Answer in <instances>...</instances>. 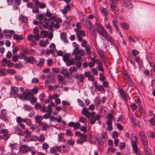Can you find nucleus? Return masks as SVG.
<instances>
[{"label":"nucleus","instance_id":"obj_1","mask_svg":"<svg viewBox=\"0 0 155 155\" xmlns=\"http://www.w3.org/2000/svg\"><path fill=\"white\" fill-rule=\"evenodd\" d=\"M95 27L99 34L100 35V38H101V36L105 38V36H106L108 33L103 26L98 23H96Z\"/></svg>","mask_w":155,"mask_h":155},{"label":"nucleus","instance_id":"obj_2","mask_svg":"<svg viewBox=\"0 0 155 155\" xmlns=\"http://www.w3.org/2000/svg\"><path fill=\"white\" fill-rule=\"evenodd\" d=\"M45 23L42 22L41 21H38L37 20H35L33 21V23L34 25H39V28L41 30L43 29V28L47 29L48 27V22L45 21Z\"/></svg>","mask_w":155,"mask_h":155},{"label":"nucleus","instance_id":"obj_3","mask_svg":"<svg viewBox=\"0 0 155 155\" xmlns=\"http://www.w3.org/2000/svg\"><path fill=\"white\" fill-rule=\"evenodd\" d=\"M9 146L11 148L12 155H16L18 154L20 151L19 147L14 144H10Z\"/></svg>","mask_w":155,"mask_h":155},{"label":"nucleus","instance_id":"obj_4","mask_svg":"<svg viewBox=\"0 0 155 155\" xmlns=\"http://www.w3.org/2000/svg\"><path fill=\"white\" fill-rule=\"evenodd\" d=\"M139 135L141 137L142 143L145 147L148 146V140L147 137L144 133L142 131H139Z\"/></svg>","mask_w":155,"mask_h":155},{"label":"nucleus","instance_id":"obj_5","mask_svg":"<svg viewBox=\"0 0 155 155\" xmlns=\"http://www.w3.org/2000/svg\"><path fill=\"white\" fill-rule=\"evenodd\" d=\"M75 31L76 32L77 38L80 42L82 40L83 38L82 36H84L85 35V32L83 30H79L78 29H75Z\"/></svg>","mask_w":155,"mask_h":155},{"label":"nucleus","instance_id":"obj_6","mask_svg":"<svg viewBox=\"0 0 155 155\" xmlns=\"http://www.w3.org/2000/svg\"><path fill=\"white\" fill-rule=\"evenodd\" d=\"M87 136L85 134H82V135L79 138L77 139L76 141V143L80 145H82L84 142L87 141Z\"/></svg>","mask_w":155,"mask_h":155},{"label":"nucleus","instance_id":"obj_7","mask_svg":"<svg viewBox=\"0 0 155 155\" xmlns=\"http://www.w3.org/2000/svg\"><path fill=\"white\" fill-rule=\"evenodd\" d=\"M36 18L37 20L39 21H41L42 22L44 23L45 21H46L48 22V24H49V19H48L47 18H46L45 17V15L44 13H42L41 14H38L37 15Z\"/></svg>","mask_w":155,"mask_h":155},{"label":"nucleus","instance_id":"obj_8","mask_svg":"<svg viewBox=\"0 0 155 155\" xmlns=\"http://www.w3.org/2000/svg\"><path fill=\"white\" fill-rule=\"evenodd\" d=\"M32 95L30 91L27 89L22 94L20 95V97L21 99H24L26 100H28L29 97L31 96Z\"/></svg>","mask_w":155,"mask_h":155},{"label":"nucleus","instance_id":"obj_9","mask_svg":"<svg viewBox=\"0 0 155 155\" xmlns=\"http://www.w3.org/2000/svg\"><path fill=\"white\" fill-rule=\"evenodd\" d=\"M11 89V90L10 92V94L11 95L13 96L14 97H16L19 96V94L18 93L19 89L18 87L12 86Z\"/></svg>","mask_w":155,"mask_h":155},{"label":"nucleus","instance_id":"obj_10","mask_svg":"<svg viewBox=\"0 0 155 155\" xmlns=\"http://www.w3.org/2000/svg\"><path fill=\"white\" fill-rule=\"evenodd\" d=\"M40 36L39 35H29L28 37L29 40L32 41L34 43H35L36 41L39 39Z\"/></svg>","mask_w":155,"mask_h":155},{"label":"nucleus","instance_id":"obj_11","mask_svg":"<svg viewBox=\"0 0 155 155\" xmlns=\"http://www.w3.org/2000/svg\"><path fill=\"white\" fill-rule=\"evenodd\" d=\"M7 110L6 109L2 110L0 114V117L4 121H6L7 120Z\"/></svg>","mask_w":155,"mask_h":155},{"label":"nucleus","instance_id":"obj_12","mask_svg":"<svg viewBox=\"0 0 155 155\" xmlns=\"http://www.w3.org/2000/svg\"><path fill=\"white\" fill-rule=\"evenodd\" d=\"M85 53V51L83 49L73 50L72 51V54L75 55H79L80 56H83Z\"/></svg>","mask_w":155,"mask_h":155},{"label":"nucleus","instance_id":"obj_13","mask_svg":"<svg viewBox=\"0 0 155 155\" xmlns=\"http://www.w3.org/2000/svg\"><path fill=\"white\" fill-rule=\"evenodd\" d=\"M10 33L11 35H13V38L16 40H21L23 39V37L21 35H19L17 34H15V32L12 30H10Z\"/></svg>","mask_w":155,"mask_h":155},{"label":"nucleus","instance_id":"obj_14","mask_svg":"<svg viewBox=\"0 0 155 155\" xmlns=\"http://www.w3.org/2000/svg\"><path fill=\"white\" fill-rule=\"evenodd\" d=\"M110 8L112 12L116 15L117 14V12L118 11V8L116 5H115L114 2L110 1Z\"/></svg>","mask_w":155,"mask_h":155},{"label":"nucleus","instance_id":"obj_15","mask_svg":"<svg viewBox=\"0 0 155 155\" xmlns=\"http://www.w3.org/2000/svg\"><path fill=\"white\" fill-rule=\"evenodd\" d=\"M83 24L86 28L89 30H91L92 27V24L91 21L88 19L85 20L84 21Z\"/></svg>","mask_w":155,"mask_h":155},{"label":"nucleus","instance_id":"obj_16","mask_svg":"<svg viewBox=\"0 0 155 155\" xmlns=\"http://www.w3.org/2000/svg\"><path fill=\"white\" fill-rule=\"evenodd\" d=\"M74 78L77 79L79 82H83L84 81L85 77L82 74H75Z\"/></svg>","mask_w":155,"mask_h":155},{"label":"nucleus","instance_id":"obj_17","mask_svg":"<svg viewBox=\"0 0 155 155\" xmlns=\"http://www.w3.org/2000/svg\"><path fill=\"white\" fill-rule=\"evenodd\" d=\"M81 113L87 118H89L91 117V113L88 109L86 107H84L82 109Z\"/></svg>","mask_w":155,"mask_h":155},{"label":"nucleus","instance_id":"obj_18","mask_svg":"<svg viewBox=\"0 0 155 155\" xmlns=\"http://www.w3.org/2000/svg\"><path fill=\"white\" fill-rule=\"evenodd\" d=\"M124 78L127 82L128 84V85L130 86H133L134 83L130 78L127 74H125L124 75Z\"/></svg>","mask_w":155,"mask_h":155},{"label":"nucleus","instance_id":"obj_19","mask_svg":"<svg viewBox=\"0 0 155 155\" xmlns=\"http://www.w3.org/2000/svg\"><path fill=\"white\" fill-rule=\"evenodd\" d=\"M36 60L33 57L30 56L29 57H27L25 58V61L26 63H29L31 64H33L34 62Z\"/></svg>","mask_w":155,"mask_h":155},{"label":"nucleus","instance_id":"obj_20","mask_svg":"<svg viewBox=\"0 0 155 155\" xmlns=\"http://www.w3.org/2000/svg\"><path fill=\"white\" fill-rule=\"evenodd\" d=\"M29 147L26 145H22L19 149L20 151L23 153H27L29 150Z\"/></svg>","mask_w":155,"mask_h":155},{"label":"nucleus","instance_id":"obj_21","mask_svg":"<svg viewBox=\"0 0 155 155\" xmlns=\"http://www.w3.org/2000/svg\"><path fill=\"white\" fill-rule=\"evenodd\" d=\"M100 10L101 13H102L104 16H108L109 12L107 9L104 7H101L100 8Z\"/></svg>","mask_w":155,"mask_h":155},{"label":"nucleus","instance_id":"obj_22","mask_svg":"<svg viewBox=\"0 0 155 155\" xmlns=\"http://www.w3.org/2000/svg\"><path fill=\"white\" fill-rule=\"evenodd\" d=\"M71 8L70 6L67 4L66 6L64 7V8L61 10V12L63 14H66L68 11H70Z\"/></svg>","mask_w":155,"mask_h":155},{"label":"nucleus","instance_id":"obj_23","mask_svg":"<svg viewBox=\"0 0 155 155\" xmlns=\"http://www.w3.org/2000/svg\"><path fill=\"white\" fill-rule=\"evenodd\" d=\"M42 127V130L44 131H46L47 128L49 127L48 124L45 122H43L39 124Z\"/></svg>","mask_w":155,"mask_h":155},{"label":"nucleus","instance_id":"obj_24","mask_svg":"<svg viewBox=\"0 0 155 155\" xmlns=\"http://www.w3.org/2000/svg\"><path fill=\"white\" fill-rule=\"evenodd\" d=\"M124 5L128 8L131 9L133 7V5L130 0H126V2L124 3Z\"/></svg>","mask_w":155,"mask_h":155},{"label":"nucleus","instance_id":"obj_25","mask_svg":"<svg viewBox=\"0 0 155 155\" xmlns=\"http://www.w3.org/2000/svg\"><path fill=\"white\" fill-rule=\"evenodd\" d=\"M60 37L61 39L64 43L68 42V41L67 38V34L66 33L64 32L61 33L60 34Z\"/></svg>","mask_w":155,"mask_h":155},{"label":"nucleus","instance_id":"obj_26","mask_svg":"<svg viewBox=\"0 0 155 155\" xmlns=\"http://www.w3.org/2000/svg\"><path fill=\"white\" fill-rule=\"evenodd\" d=\"M35 138H36V140H38L39 142L42 143L44 142L45 139V136L43 134H41L39 137H36Z\"/></svg>","mask_w":155,"mask_h":155},{"label":"nucleus","instance_id":"obj_27","mask_svg":"<svg viewBox=\"0 0 155 155\" xmlns=\"http://www.w3.org/2000/svg\"><path fill=\"white\" fill-rule=\"evenodd\" d=\"M49 43V40L47 39L46 41L41 40L39 42V45L42 47H45Z\"/></svg>","mask_w":155,"mask_h":155},{"label":"nucleus","instance_id":"obj_28","mask_svg":"<svg viewBox=\"0 0 155 155\" xmlns=\"http://www.w3.org/2000/svg\"><path fill=\"white\" fill-rule=\"evenodd\" d=\"M35 119L36 121V123L39 124L42 122H41L42 120V116L38 115L35 117Z\"/></svg>","mask_w":155,"mask_h":155},{"label":"nucleus","instance_id":"obj_29","mask_svg":"<svg viewBox=\"0 0 155 155\" xmlns=\"http://www.w3.org/2000/svg\"><path fill=\"white\" fill-rule=\"evenodd\" d=\"M107 38L111 45L113 44H115L114 38L111 36L109 35L108 33L107 34V35H106V36H105V38Z\"/></svg>","mask_w":155,"mask_h":155},{"label":"nucleus","instance_id":"obj_30","mask_svg":"<svg viewBox=\"0 0 155 155\" xmlns=\"http://www.w3.org/2000/svg\"><path fill=\"white\" fill-rule=\"evenodd\" d=\"M119 93L121 97L125 101L127 100V98L124 91L122 89H120L119 90Z\"/></svg>","mask_w":155,"mask_h":155},{"label":"nucleus","instance_id":"obj_31","mask_svg":"<svg viewBox=\"0 0 155 155\" xmlns=\"http://www.w3.org/2000/svg\"><path fill=\"white\" fill-rule=\"evenodd\" d=\"M20 21L22 22H26L28 21V19L27 17L22 15H20L19 18Z\"/></svg>","mask_w":155,"mask_h":155},{"label":"nucleus","instance_id":"obj_32","mask_svg":"<svg viewBox=\"0 0 155 155\" xmlns=\"http://www.w3.org/2000/svg\"><path fill=\"white\" fill-rule=\"evenodd\" d=\"M4 33H5V34L4 35V37L6 38H9L10 39L12 37V35L10 33V34H9V33H10V31L8 30H5L4 31Z\"/></svg>","mask_w":155,"mask_h":155},{"label":"nucleus","instance_id":"obj_33","mask_svg":"<svg viewBox=\"0 0 155 155\" xmlns=\"http://www.w3.org/2000/svg\"><path fill=\"white\" fill-rule=\"evenodd\" d=\"M40 34L42 38H46L49 35V32L45 30L42 31L40 32Z\"/></svg>","mask_w":155,"mask_h":155},{"label":"nucleus","instance_id":"obj_34","mask_svg":"<svg viewBox=\"0 0 155 155\" xmlns=\"http://www.w3.org/2000/svg\"><path fill=\"white\" fill-rule=\"evenodd\" d=\"M29 100H31V104H34L36 102L37 98L33 96L32 95H31V96L29 98Z\"/></svg>","mask_w":155,"mask_h":155},{"label":"nucleus","instance_id":"obj_35","mask_svg":"<svg viewBox=\"0 0 155 155\" xmlns=\"http://www.w3.org/2000/svg\"><path fill=\"white\" fill-rule=\"evenodd\" d=\"M61 147H62V151L63 153L67 152L70 150V148L69 147L66 146L64 145H62Z\"/></svg>","mask_w":155,"mask_h":155},{"label":"nucleus","instance_id":"obj_36","mask_svg":"<svg viewBox=\"0 0 155 155\" xmlns=\"http://www.w3.org/2000/svg\"><path fill=\"white\" fill-rule=\"evenodd\" d=\"M95 88L98 91H101L104 90V89L102 85H97L96 84H95Z\"/></svg>","mask_w":155,"mask_h":155},{"label":"nucleus","instance_id":"obj_37","mask_svg":"<svg viewBox=\"0 0 155 155\" xmlns=\"http://www.w3.org/2000/svg\"><path fill=\"white\" fill-rule=\"evenodd\" d=\"M84 47L86 51L87 54H90V51L91 49V46L90 45L88 44L85 46Z\"/></svg>","mask_w":155,"mask_h":155},{"label":"nucleus","instance_id":"obj_38","mask_svg":"<svg viewBox=\"0 0 155 155\" xmlns=\"http://www.w3.org/2000/svg\"><path fill=\"white\" fill-rule=\"evenodd\" d=\"M131 140L133 143H136L138 141L137 137L134 135H132L131 136Z\"/></svg>","mask_w":155,"mask_h":155},{"label":"nucleus","instance_id":"obj_39","mask_svg":"<svg viewBox=\"0 0 155 155\" xmlns=\"http://www.w3.org/2000/svg\"><path fill=\"white\" fill-rule=\"evenodd\" d=\"M57 148L56 146L51 147L50 150L51 153L53 154L57 152Z\"/></svg>","mask_w":155,"mask_h":155},{"label":"nucleus","instance_id":"obj_40","mask_svg":"<svg viewBox=\"0 0 155 155\" xmlns=\"http://www.w3.org/2000/svg\"><path fill=\"white\" fill-rule=\"evenodd\" d=\"M135 59L138 65H141L142 61L139 57L137 56L135 57Z\"/></svg>","mask_w":155,"mask_h":155},{"label":"nucleus","instance_id":"obj_41","mask_svg":"<svg viewBox=\"0 0 155 155\" xmlns=\"http://www.w3.org/2000/svg\"><path fill=\"white\" fill-rule=\"evenodd\" d=\"M132 146L134 152L135 153L137 154L138 151V147L137 144L136 143H132Z\"/></svg>","mask_w":155,"mask_h":155},{"label":"nucleus","instance_id":"obj_42","mask_svg":"<svg viewBox=\"0 0 155 155\" xmlns=\"http://www.w3.org/2000/svg\"><path fill=\"white\" fill-rule=\"evenodd\" d=\"M24 107L25 110L28 111H30L32 109V107L28 105L24 104Z\"/></svg>","mask_w":155,"mask_h":155},{"label":"nucleus","instance_id":"obj_43","mask_svg":"<svg viewBox=\"0 0 155 155\" xmlns=\"http://www.w3.org/2000/svg\"><path fill=\"white\" fill-rule=\"evenodd\" d=\"M120 25L126 29H128L129 28V25L125 22H122L120 23Z\"/></svg>","mask_w":155,"mask_h":155},{"label":"nucleus","instance_id":"obj_44","mask_svg":"<svg viewBox=\"0 0 155 155\" xmlns=\"http://www.w3.org/2000/svg\"><path fill=\"white\" fill-rule=\"evenodd\" d=\"M69 72L71 73H72L73 72H77V69L74 66H71L69 69Z\"/></svg>","mask_w":155,"mask_h":155},{"label":"nucleus","instance_id":"obj_45","mask_svg":"<svg viewBox=\"0 0 155 155\" xmlns=\"http://www.w3.org/2000/svg\"><path fill=\"white\" fill-rule=\"evenodd\" d=\"M112 23L114 27L117 26L118 24L117 20L115 17H114L112 20Z\"/></svg>","mask_w":155,"mask_h":155},{"label":"nucleus","instance_id":"obj_46","mask_svg":"<svg viewBox=\"0 0 155 155\" xmlns=\"http://www.w3.org/2000/svg\"><path fill=\"white\" fill-rule=\"evenodd\" d=\"M80 127V124L78 122L74 123V124L73 127V128L75 130H77L79 129Z\"/></svg>","mask_w":155,"mask_h":155},{"label":"nucleus","instance_id":"obj_47","mask_svg":"<svg viewBox=\"0 0 155 155\" xmlns=\"http://www.w3.org/2000/svg\"><path fill=\"white\" fill-rule=\"evenodd\" d=\"M19 58V55L18 54L14 55L12 57V60L14 62H16L18 61V58Z\"/></svg>","mask_w":155,"mask_h":155},{"label":"nucleus","instance_id":"obj_48","mask_svg":"<svg viewBox=\"0 0 155 155\" xmlns=\"http://www.w3.org/2000/svg\"><path fill=\"white\" fill-rule=\"evenodd\" d=\"M58 140L59 141H61V139H63L64 137V135L61 133H60L58 135Z\"/></svg>","mask_w":155,"mask_h":155},{"label":"nucleus","instance_id":"obj_49","mask_svg":"<svg viewBox=\"0 0 155 155\" xmlns=\"http://www.w3.org/2000/svg\"><path fill=\"white\" fill-rule=\"evenodd\" d=\"M69 55L68 54H65L63 57V60L66 62L69 60Z\"/></svg>","mask_w":155,"mask_h":155},{"label":"nucleus","instance_id":"obj_50","mask_svg":"<svg viewBox=\"0 0 155 155\" xmlns=\"http://www.w3.org/2000/svg\"><path fill=\"white\" fill-rule=\"evenodd\" d=\"M45 16L48 17L49 18L50 17V16H51L52 15V13L50 12V11H49V9L47 8V9L46 12L45 13Z\"/></svg>","mask_w":155,"mask_h":155},{"label":"nucleus","instance_id":"obj_51","mask_svg":"<svg viewBox=\"0 0 155 155\" xmlns=\"http://www.w3.org/2000/svg\"><path fill=\"white\" fill-rule=\"evenodd\" d=\"M30 128L33 131H34V130L36 129H38V131L39 130V129L38 127V126L35 124L31 125L30 127Z\"/></svg>","mask_w":155,"mask_h":155},{"label":"nucleus","instance_id":"obj_52","mask_svg":"<svg viewBox=\"0 0 155 155\" xmlns=\"http://www.w3.org/2000/svg\"><path fill=\"white\" fill-rule=\"evenodd\" d=\"M45 61V60L44 59H40L39 63L37 64V65L39 66H41L43 65V63Z\"/></svg>","mask_w":155,"mask_h":155},{"label":"nucleus","instance_id":"obj_53","mask_svg":"<svg viewBox=\"0 0 155 155\" xmlns=\"http://www.w3.org/2000/svg\"><path fill=\"white\" fill-rule=\"evenodd\" d=\"M94 101L96 106L98 105L100 103L99 98L97 97L94 99Z\"/></svg>","mask_w":155,"mask_h":155},{"label":"nucleus","instance_id":"obj_54","mask_svg":"<svg viewBox=\"0 0 155 155\" xmlns=\"http://www.w3.org/2000/svg\"><path fill=\"white\" fill-rule=\"evenodd\" d=\"M130 106L131 108V109L132 110H136L137 108V106L136 104L135 103L131 104Z\"/></svg>","mask_w":155,"mask_h":155},{"label":"nucleus","instance_id":"obj_55","mask_svg":"<svg viewBox=\"0 0 155 155\" xmlns=\"http://www.w3.org/2000/svg\"><path fill=\"white\" fill-rule=\"evenodd\" d=\"M49 47L50 48V50H52L53 51L55 50V45L54 43H51L49 46Z\"/></svg>","mask_w":155,"mask_h":155},{"label":"nucleus","instance_id":"obj_56","mask_svg":"<svg viewBox=\"0 0 155 155\" xmlns=\"http://www.w3.org/2000/svg\"><path fill=\"white\" fill-rule=\"evenodd\" d=\"M77 101L80 106L81 107H83L84 106V103L81 100L79 99H78L77 100Z\"/></svg>","mask_w":155,"mask_h":155},{"label":"nucleus","instance_id":"obj_57","mask_svg":"<svg viewBox=\"0 0 155 155\" xmlns=\"http://www.w3.org/2000/svg\"><path fill=\"white\" fill-rule=\"evenodd\" d=\"M10 135L8 134H5L2 136V139L4 140H6L8 139Z\"/></svg>","mask_w":155,"mask_h":155},{"label":"nucleus","instance_id":"obj_58","mask_svg":"<svg viewBox=\"0 0 155 155\" xmlns=\"http://www.w3.org/2000/svg\"><path fill=\"white\" fill-rule=\"evenodd\" d=\"M81 42H82L81 46L82 47H85V46L87 45V41L83 39V38H82V40Z\"/></svg>","mask_w":155,"mask_h":155},{"label":"nucleus","instance_id":"obj_59","mask_svg":"<svg viewBox=\"0 0 155 155\" xmlns=\"http://www.w3.org/2000/svg\"><path fill=\"white\" fill-rule=\"evenodd\" d=\"M51 114H49L48 113H46L43 115V116H42V117L45 119H48L49 118V117Z\"/></svg>","mask_w":155,"mask_h":155},{"label":"nucleus","instance_id":"obj_60","mask_svg":"<svg viewBox=\"0 0 155 155\" xmlns=\"http://www.w3.org/2000/svg\"><path fill=\"white\" fill-rule=\"evenodd\" d=\"M147 147H145V151L146 152L145 154L146 155H149L150 154V149L149 148L147 147Z\"/></svg>","mask_w":155,"mask_h":155},{"label":"nucleus","instance_id":"obj_61","mask_svg":"<svg viewBox=\"0 0 155 155\" xmlns=\"http://www.w3.org/2000/svg\"><path fill=\"white\" fill-rule=\"evenodd\" d=\"M39 81V80L37 78H33L31 80V83L32 84L37 83Z\"/></svg>","mask_w":155,"mask_h":155},{"label":"nucleus","instance_id":"obj_62","mask_svg":"<svg viewBox=\"0 0 155 155\" xmlns=\"http://www.w3.org/2000/svg\"><path fill=\"white\" fill-rule=\"evenodd\" d=\"M49 145L47 143H44L43 144L42 146V148L44 150H45L49 148Z\"/></svg>","mask_w":155,"mask_h":155},{"label":"nucleus","instance_id":"obj_63","mask_svg":"<svg viewBox=\"0 0 155 155\" xmlns=\"http://www.w3.org/2000/svg\"><path fill=\"white\" fill-rule=\"evenodd\" d=\"M113 117L114 116L113 114L112 113H110L107 114V118L108 120H111L113 119Z\"/></svg>","mask_w":155,"mask_h":155},{"label":"nucleus","instance_id":"obj_64","mask_svg":"<svg viewBox=\"0 0 155 155\" xmlns=\"http://www.w3.org/2000/svg\"><path fill=\"white\" fill-rule=\"evenodd\" d=\"M72 45L75 48L73 50H75L79 49V46L75 42H73L72 43Z\"/></svg>","mask_w":155,"mask_h":155}]
</instances>
